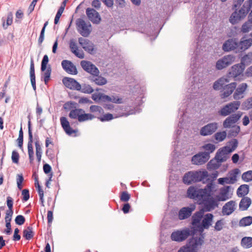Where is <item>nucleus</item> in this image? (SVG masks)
<instances>
[{
	"mask_svg": "<svg viewBox=\"0 0 252 252\" xmlns=\"http://www.w3.org/2000/svg\"><path fill=\"white\" fill-rule=\"evenodd\" d=\"M214 188V184L212 182L209 183L203 189L191 186L187 190L188 197L192 199L201 200L205 195H209L212 193Z\"/></svg>",
	"mask_w": 252,
	"mask_h": 252,
	"instance_id": "nucleus-1",
	"label": "nucleus"
},
{
	"mask_svg": "<svg viewBox=\"0 0 252 252\" xmlns=\"http://www.w3.org/2000/svg\"><path fill=\"white\" fill-rule=\"evenodd\" d=\"M208 177V173L206 170L189 171L184 175L183 181L185 184L188 185L198 182L205 183L209 180Z\"/></svg>",
	"mask_w": 252,
	"mask_h": 252,
	"instance_id": "nucleus-2",
	"label": "nucleus"
},
{
	"mask_svg": "<svg viewBox=\"0 0 252 252\" xmlns=\"http://www.w3.org/2000/svg\"><path fill=\"white\" fill-rule=\"evenodd\" d=\"M252 6V0H249L246 1L241 9L237 11L236 8L233 5V9L235 11L231 15L229 21L233 25L237 24L242 19L246 17Z\"/></svg>",
	"mask_w": 252,
	"mask_h": 252,
	"instance_id": "nucleus-3",
	"label": "nucleus"
},
{
	"mask_svg": "<svg viewBox=\"0 0 252 252\" xmlns=\"http://www.w3.org/2000/svg\"><path fill=\"white\" fill-rule=\"evenodd\" d=\"M228 150L224 149V147L220 148L217 151L215 157V160L212 159L208 164V166H211L213 169H217L220 166V163L224 162L229 158L230 152Z\"/></svg>",
	"mask_w": 252,
	"mask_h": 252,
	"instance_id": "nucleus-4",
	"label": "nucleus"
},
{
	"mask_svg": "<svg viewBox=\"0 0 252 252\" xmlns=\"http://www.w3.org/2000/svg\"><path fill=\"white\" fill-rule=\"evenodd\" d=\"M241 102L240 101H234L230 102L220 107L218 114L221 117H226L233 114L240 107Z\"/></svg>",
	"mask_w": 252,
	"mask_h": 252,
	"instance_id": "nucleus-5",
	"label": "nucleus"
},
{
	"mask_svg": "<svg viewBox=\"0 0 252 252\" xmlns=\"http://www.w3.org/2000/svg\"><path fill=\"white\" fill-rule=\"evenodd\" d=\"M246 68L244 60L242 59L241 63L232 66L228 71V77H232L237 80V77H243L244 71Z\"/></svg>",
	"mask_w": 252,
	"mask_h": 252,
	"instance_id": "nucleus-6",
	"label": "nucleus"
},
{
	"mask_svg": "<svg viewBox=\"0 0 252 252\" xmlns=\"http://www.w3.org/2000/svg\"><path fill=\"white\" fill-rule=\"evenodd\" d=\"M49 62V58L47 55H44L41 63V71L44 72L42 75V78H43L44 82L47 84L50 80V77L52 72V68L50 64H48Z\"/></svg>",
	"mask_w": 252,
	"mask_h": 252,
	"instance_id": "nucleus-7",
	"label": "nucleus"
},
{
	"mask_svg": "<svg viewBox=\"0 0 252 252\" xmlns=\"http://www.w3.org/2000/svg\"><path fill=\"white\" fill-rule=\"evenodd\" d=\"M203 200V207L202 209L205 212H210L218 207L219 203L215 197L211 196V193L205 195Z\"/></svg>",
	"mask_w": 252,
	"mask_h": 252,
	"instance_id": "nucleus-8",
	"label": "nucleus"
},
{
	"mask_svg": "<svg viewBox=\"0 0 252 252\" xmlns=\"http://www.w3.org/2000/svg\"><path fill=\"white\" fill-rule=\"evenodd\" d=\"M194 234V232L189 228H185L181 230L174 231L171 235V239L176 242H182L186 240L190 235Z\"/></svg>",
	"mask_w": 252,
	"mask_h": 252,
	"instance_id": "nucleus-9",
	"label": "nucleus"
},
{
	"mask_svg": "<svg viewBox=\"0 0 252 252\" xmlns=\"http://www.w3.org/2000/svg\"><path fill=\"white\" fill-rule=\"evenodd\" d=\"M204 242L203 237H192L189 239V242L186 244L189 252H198Z\"/></svg>",
	"mask_w": 252,
	"mask_h": 252,
	"instance_id": "nucleus-10",
	"label": "nucleus"
},
{
	"mask_svg": "<svg viewBox=\"0 0 252 252\" xmlns=\"http://www.w3.org/2000/svg\"><path fill=\"white\" fill-rule=\"evenodd\" d=\"M76 24L77 31L83 37H88L91 32V24L87 25L85 21L82 19H78L76 20Z\"/></svg>",
	"mask_w": 252,
	"mask_h": 252,
	"instance_id": "nucleus-11",
	"label": "nucleus"
},
{
	"mask_svg": "<svg viewBox=\"0 0 252 252\" xmlns=\"http://www.w3.org/2000/svg\"><path fill=\"white\" fill-rule=\"evenodd\" d=\"M235 60V57L233 55H228L219 59L216 63V68L218 70H221L231 65Z\"/></svg>",
	"mask_w": 252,
	"mask_h": 252,
	"instance_id": "nucleus-12",
	"label": "nucleus"
},
{
	"mask_svg": "<svg viewBox=\"0 0 252 252\" xmlns=\"http://www.w3.org/2000/svg\"><path fill=\"white\" fill-rule=\"evenodd\" d=\"M243 113L238 111L237 113H235L229 116L223 122L222 126L224 128H230L233 126L241 118Z\"/></svg>",
	"mask_w": 252,
	"mask_h": 252,
	"instance_id": "nucleus-13",
	"label": "nucleus"
},
{
	"mask_svg": "<svg viewBox=\"0 0 252 252\" xmlns=\"http://www.w3.org/2000/svg\"><path fill=\"white\" fill-rule=\"evenodd\" d=\"M222 49L224 52L235 51L236 53H239L237 52L239 50L238 39L235 38H232L226 40L223 43Z\"/></svg>",
	"mask_w": 252,
	"mask_h": 252,
	"instance_id": "nucleus-14",
	"label": "nucleus"
},
{
	"mask_svg": "<svg viewBox=\"0 0 252 252\" xmlns=\"http://www.w3.org/2000/svg\"><path fill=\"white\" fill-rule=\"evenodd\" d=\"M218 127V123H210L201 128L200 134L204 136L211 135L217 131Z\"/></svg>",
	"mask_w": 252,
	"mask_h": 252,
	"instance_id": "nucleus-15",
	"label": "nucleus"
},
{
	"mask_svg": "<svg viewBox=\"0 0 252 252\" xmlns=\"http://www.w3.org/2000/svg\"><path fill=\"white\" fill-rule=\"evenodd\" d=\"M86 13L88 18L93 24H98L101 21V18L99 13L93 8H87Z\"/></svg>",
	"mask_w": 252,
	"mask_h": 252,
	"instance_id": "nucleus-16",
	"label": "nucleus"
},
{
	"mask_svg": "<svg viewBox=\"0 0 252 252\" xmlns=\"http://www.w3.org/2000/svg\"><path fill=\"white\" fill-rule=\"evenodd\" d=\"M80 64L83 69L87 72L93 74H99V71L97 67L92 62L88 61H82Z\"/></svg>",
	"mask_w": 252,
	"mask_h": 252,
	"instance_id": "nucleus-17",
	"label": "nucleus"
},
{
	"mask_svg": "<svg viewBox=\"0 0 252 252\" xmlns=\"http://www.w3.org/2000/svg\"><path fill=\"white\" fill-rule=\"evenodd\" d=\"M195 209V205L191 204L189 206L182 208L179 211L178 218L180 220H185L190 217Z\"/></svg>",
	"mask_w": 252,
	"mask_h": 252,
	"instance_id": "nucleus-18",
	"label": "nucleus"
},
{
	"mask_svg": "<svg viewBox=\"0 0 252 252\" xmlns=\"http://www.w3.org/2000/svg\"><path fill=\"white\" fill-rule=\"evenodd\" d=\"M62 81L63 85L70 90L78 91L81 89V84L73 78L65 77Z\"/></svg>",
	"mask_w": 252,
	"mask_h": 252,
	"instance_id": "nucleus-19",
	"label": "nucleus"
},
{
	"mask_svg": "<svg viewBox=\"0 0 252 252\" xmlns=\"http://www.w3.org/2000/svg\"><path fill=\"white\" fill-rule=\"evenodd\" d=\"M210 158V156L207 153H199L192 157V164L195 165H202L206 162Z\"/></svg>",
	"mask_w": 252,
	"mask_h": 252,
	"instance_id": "nucleus-20",
	"label": "nucleus"
},
{
	"mask_svg": "<svg viewBox=\"0 0 252 252\" xmlns=\"http://www.w3.org/2000/svg\"><path fill=\"white\" fill-rule=\"evenodd\" d=\"M61 64L63 68L68 73L73 75L78 73L76 66L71 61L64 60L62 62Z\"/></svg>",
	"mask_w": 252,
	"mask_h": 252,
	"instance_id": "nucleus-21",
	"label": "nucleus"
},
{
	"mask_svg": "<svg viewBox=\"0 0 252 252\" xmlns=\"http://www.w3.org/2000/svg\"><path fill=\"white\" fill-rule=\"evenodd\" d=\"M78 42L79 44L86 51H87L91 54L94 53V44L90 40L83 37H79L78 38Z\"/></svg>",
	"mask_w": 252,
	"mask_h": 252,
	"instance_id": "nucleus-22",
	"label": "nucleus"
},
{
	"mask_svg": "<svg viewBox=\"0 0 252 252\" xmlns=\"http://www.w3.org/2000/svg\"><path fill=\"white\" fill-rule=\"evenodd\" d=\"M237 86L236 82L228 84L221 91L220 96L221 98H225L230 96L234 92Z\"/></svg>",
	"mask_w": 252,
	"mask_h": 252,
	"instance_id": "nucleus-23",
	"label": "nucleus"
},
{
	"mask_svg": "<svg viewBox=\"0 0 252 252\" xmlns=\"http://www.w3.org/2000/svg\"><path fill=\"white\" fill-rule=\"evenodd\" d=\"M235 201L231 200L225 203L222 208L221 212L223 215H230L236 209Z\"/></svg>",
	"mask_w": 252,
	"mask_h": 252,
	"instance_id": "nucleus-24",
	"label": "nucleus"
},
{
	"mask_svg": "<svg viewBox=\"0 0 252 252\" xmlns=\"http://www.w3.org/2000/svg\"><path fill=\"white\" fill-rule=\"evenodd\" d=\"M60 122L61 126L65 132L68 135H71L73 133H76L77 130L73 129L70 126L69 122L67 118L65 117H62L60 118Z\"/></svg>",
	"mask_w": 252,
	"mask_h": 252,
	"instance_id": "nucleus-25",
	"label": "nucleus"
},
{
	"mask_svg": "<svg viewBox=\"0 0 252 252\" xmlns=\"http://www.w3.org/2000/svg\"><path fill=\"white\" fill-rule=\"evenodd\" d=\"M248 85L246 83L240 84L237 88L236 87L235 91L233 94V98L235 100H239L244 97L243 94L247 89Z\"/></svg>",
	"mask_w": 252,
	"mask_h": 252,
	"instance_id": "nucleus-26",
	"label": "nucleus"
},
{
	"mask_svg": "<svg viewBox=\"0 0 252 252\" xmlns=\"http://www.w3.org/2000/svg\"><path fill=\"white\" fill-rule=\"evenodd\" d=\"M214 218L213 214L211 213L204 215L202 221L200 223L203 227L206 228V229H208L213 224Z\"/></svg>",
	"mask_w": 252,
	"mask_h": 252,
	"instance_id": "nucleus-27",
	"label": "nucleus"
},
{
	"mask_svg": "<svg viewBox=\"0 0 252 252\" xmlns=\"http://www.w3.org/2000/svg\"><path fill=\"white\" fill-rule=\"evenodd\" d=\"M88 79L91 82L98 86L105 85L107 82V79L101 75H99V74H93V76H89Z\"/></svg>",
	"mask_w": 252,
	"mask_h": 252,
	"instance_id": "nucleus-28",
	"label": "nucleus"
},
{
	"mask_svg": "<svg viewBox=\"0 0 252 252\" xmlns=\"http://www.w3.org/2000/svg\"><path fill=\"white\" fill-rule=\"evenodd\" d=\"M205 212L201 208L192 216L191 223L193 226H196L197 224L200 223V221L204 216Z\"/></svg>",
	"mask_w": 252,
	"mask_h": 252,
	"instance_id": "nucleus-29",
	"label": "nucleus"
},
{
	"mask_svg": "<svg viewBox=\"0 0 252 252\" xmlns=\"http://www.w3.org/2000/svg\"><path fill=\"white\" fill-rule=\"evenodd\" d=\"M239 50L237 52H242L248 49L252 45V38L244 39V37L238 42Z\"/></svg>",
	"mask_w": 252,
	"mask_h": 252,
	"instance_id": "nucleus-30",
	"label": "nucleus"
},
{
	"mask_svg": "<svg viewBox=\"0 0 252 252\" xmlns=\"http://www.w3.org/2000/svg\"><path fill=\"white\" fill-rule=\"evenodd\" d=\"M229 80L226 77H221L216 81L213 84V88L215 90L223 89L229 83Z\"/></svg>",
	"mask_w": 252,
	"mask_h": 252,
	"instance_id": "nucleus-31",
	"label": "nucleus"
},
{
	"mask_svg": "<svg viewBox=\"0 0 252 252\" xmlns=\"http://www.w3.org/2000/svg\"><path fill=\"white\" fill-rule=\"evenodd\" d=\"M30 76L32 87L33 90L35 91L36 88L34 70V64L33 60L32 58L31 60L30 63Z\"/></svg>",
	"mask_w": 252,
	"mask_h": 252,
	"instance_id": "nucleus-32",
	"label": "nucleus"
},
{
	"mask_svg": "<svg viewBox=\"0 0 252 252\" xmlns=\"http://www.w3.org/2000/svg\"><path fill=\"white\" fill-rule=\"evenodd\" d=\"M242 198L239 204V210L241 211L247 210L252 204V200L247 196Z\"/></svg>",
	"mask_w": 252,
	"mask_h": 252,
	"instance_id": "nucleus-33",
	"label": "nucleus"
},
{
	"mask_svg": "<svg viewBox=\"0 0 252 252\" xmlns=\"http://www.w3.org/2000/svg\"><path fill=\"white\" fill-rule=\"evenodd\" d=\"M229 189V186H227L225 188L221 189L220 194L216 196V198L218 202L219 201H224L229 198L228 197Z\"/></svg>",
	"mask_w": 252,
	"mask_h": 252,
	"instance_id": "nucleus-34",
	"label": "nucleus"
},
{
	"mask_svg": "<svg viewBox=\"0 0 252 252\" xmlns=\"http://www.w3.org/2000/svg\"><path fill=\"white\" fill-rule=\"evenodd\" d=\"M111 102L117 104H122L123 103V99L120 98L118 95H104L103 102Z\"/></svg>",
	"mask_w": 252,
	"mask_h": 252,
	"instance_id": "nucleus-35",
	"label": "nucleus"
},
{
	"mask_svg": "<svg viewBox=\"0 0 252 252\" xmlns=\"http://www.w3.org/2000/svg\"><path fill=\"white\" fill-rule=\"evenodd\" d=\"M249 192V186L248 185H241L237 190V195L239 197H246Z\"/></svg>",
	"mask_w": 252,
	"mask_h": 252,
	"instance_id": "nucleus-36",
	"label": "nucleus"
},
{
	"mask_svg": "<svg viewBox=\"0 0 252 252\" xmlns=\"http://www.w3.org/2000/svg\"><path fill=\"white\" fill-rule=\"evenodd\" d=\"M34 235L33 228L32 226H29L23 231V236L25 239L30 240L32 239Z\"/></svg>",
	"mask_w": 252,
	"mask_h": 252,
	"instance_id": "nucleus-37",
	"label": "nucleus"
},
{
	"mask_svg": "<svg viewBox=\"0 0 252 252\" xmlns=\"http://www.w3.org/2000/svg\"><path fill=\"white\" fill-rule=\"evenodd\" d=\"M32 142H33V135L32 132H31V128H29V135L28 138V154L29 156L33 155L34 152L32 147Z\"/></svg>",
	"mask_w": 252,
	"mask_h": 252,
	"instance_id": "nucleus-38",
	"label": "nucleus"
},
{
	"mask_svg": "<svg viewBox=\"0 0 252 252\" xmlns=\"http://www.w3.org/2000/svg\"><path fill=\"white\" fill-rule=\"evenodd\" d=\"M69 47L71 52L75 54V55L80 59L84 58V54H79L78 52V47L75 42L73 40H71L69 44Z\"/></svg>",
	"mask_w": 252,
	"mask_h": 252,
	"instance_id": "nucleus-39",
	"label": "nucleus"
},
{
	"mask_svg": "<svg viewBox=\"0 0 252 252\" xmlns=\"http://www.w3.org/2000/svg\"><path fill=\"white\" fill-rule=\"evenodd\" d=\"M84 110L81 108H74L71 110L69 113L68 116L71 119L79 120V115L81 113H84Z\"/></svg>",
	"mask_w": 252,
	"mask_h": 252,
	"instance_id": "nucleus-40",
	"label": "nucleus"
},
{
	"mask_svg": "<svg viewBox=\"0 0 252 252\" xmlns=\"http://www.w3.org/2000/svg\"><path fill=\"white\" fill-rule=\"evenodd\" d=\"M238 142L236 139H232L229 142L230 146L224 147V149L228 150V152L231 153L234 151L238 147Z\"/></svg>",
	"mask_w": 252,
	"mask_h": 252,
	"instance_id": "nucleus-41",
	"label": "nucleus"
},
{
	"mask_svg": "<svg viewBox=\"0 0 252 252\" xmlns=\"http://www.w3.org/2000/svg\"><path fill=\"white\" fill-rule=\"evenodd\" d=\"M231 129L228 131V138L232 137H236L240 131V127L239 126L234 125L233 126L231 127Z\"/></svg>",
	"mask_w": 252,
	"mask_h": 252,
	"instance_id": "nucleus-42",
	"label": "nucleus"
},
{
	"mask_svg": "<svg viewBox=\"0 0 252 252\" xmlns=\"http://www.w3.org/2000/svg\"><path fill=\"white\" fill-rule=\"evenodd\" d=\"M78 91L87 94H91L94 92V89L89 84L84 83L81 85V89Z\"/></svg>",
	"mask_w": 252,
	"mask_h": 252,
	"instance_id": "nucleus-43",
	"label": "nucleus"
},
{
	"mask_svg": "<svg viewBox=\"0 0 252 252\" xmlns=\"http://www.w3.org/2000/svg\"><path fill=\"white\" fill-rule=\"evenodd\" d=\"M241 246L246 249L252 247V237H245L243 238L241 242Z\"/></svg>",
	"mask_w": 252,
	"mask_h": 252,
	"instance_id": "nucleus-44",
	"label": "nucleus"
},
{
	"mask_svg": "<svg viewBox=\"0 0 252 252\" xmlns=\"http://www.w3.org/2000/svg\"><path fill=\"white\" fill-rule=\"evenodd\" d=\"M2 21H3L2 23V27L4 29H7L8 26H10L12 24L13 21V15L12 12H9L8 13L7 18H6V23L5 24V19L3 17L2 18Z\"/></svg>",
	"mask_w": 252,
	"mask_h": 252,
	"instance_id": "nucleus-45",
	"label": "nucleus"
},
{
	"mask_svg": "<svg viewBox=\"0 0 252 252\" xmlns=\"http://www.w3.org/2000/svg\"><path fill=\"white\" fill-rule=\"evenodd\" d=\"M95 118L94 115L89 113H85V112L84 113H81L78 121L79 122H83L88 120H92L94 118Z\"/></svg>",
	"mask_w": 252,
	"mask_h": 252,
	"instance_id": "nucleus-46",
	"label": "nucleus"
},
{
	"mask_svg": "<svg viewBox=\"0 0 252 252\" xmlns=\"http://www.w3.org/2000/svg\"><path fill=\"white\" fill-rule=\"evenodd\" d=\"M226 136L227 133L226 131L216 132L214 135V138L218 142L223 141L226 138Z\"/></svg>",
	"mask_w": 252,
	"mask_h": 252,
	"instance_id": "nucleus-47",
	"label": "nucleus"
},
{
	"mask_svg": "<svg viewBox=\"0 0 252 252\" xmlns=\"http://www.w3.org/2000/svg\"><path fill=\"white\" fill-rule=\"evenodd\" d=\"M252 223V217L248 216L241 219L239 221L240 226H249Z\"/></svg>",
	"mask_w": 252,
	"mask_h": 252,
	"instance_id": "nucleus-48",
	"label": "nucleus"
},
{
	"mask_svg": "<svg viewBox=\"0 0 252 252\" xmlns=\"http://www.w3.org/2000/svg\"><path fill=\"white\" fill-rule=\"evenodd\" d=\"M252 29V23L250 21H246L242 26L241 32L243 33H248Z\"/></svg>",
	"mask_w": 252,
	"mask_h": 252,
	"instance_id": "nucleus-49",
	"label": "nucleus"
},
{
	"mask_svg": "<svg viewBox=\"0 0 252 252\" xmlns=\"http://www.w3.org/2000/svg\"><path fill=\"white\" fill-rule=\"evenodd\" d=\"M202 148L205 151L203 153H208L209 156H210V154L212 153L216 149L215 145L211 143L205 144L202 146Z\"/></svg>",
	"mask_w": 252,
	"mask_h": 252,
	"instance_id": "nucleus-50",
	"label": "nucleus"
},
{
	"mask_svg": "<svg viewBox=\"0 0 252 252\" xmlns=\"http://www.w3.org/2000/svg\"><path fill=\"white\" fill-rule=\"evenodd\" d=\"M78 104L76 102L74 101H67L65 102L63 105V108L66 111L70 110L71 109H74L77 108Z\"/></svg>",
	"mask_w": 252,
	"mask_h": 252,
	"instance_id": "nucleus-51",
	"label": "nucleus"
},
{
	"mask_svg": "<svg viewBox=\"0 0 252 252\" xmlns=\"http://www.w3.org/2000/svg\"><path fill=\"white\" fill-rule=\"evenodd\" d=\"M224 224L225 221L223 219L217 220L214 226L215 230L217 231H221L223 229Z\"/></svg>",
	"mask_w": 252,
	"mask_h": 252,
	"instance_id": "nucleus-52",
	"label": "nucleus"
},
{
	"mask_svg": "<svg viewBox=\"0 0 252 252\" xmlns=\"http://www.w3.org/2000/svg\"><path fill=\"white\" fill-rule=\"evenodd\" d=\"M242 179L245 182H249L252 181V170H249L243 173Z\"/></svg>",
	"mask_w": 252,
	"mask_h": 252,
	"instance_id": "nucleus-53",
	"label": "nucleus"
},
{
	"mask_svg": "<svg viewBox=\"0 0 252 252\" xmlns=\"http://www.w3.org/2000/svg\"><path fill=\"white\" fill-rule=\"evenodd\" d=\"M251 108H252V97L248 98L242 104L243 110H249Z\"/></svg>",
	"mask_w": 252,
	"mask_h": 252,
	"instance_id": "nucleus-54",
	"label": "nucleus"
},
{
	"mask_svg": "<svg viewBox=\"0 0 252 252\" xmlns=\"http://www.w3.org/2000/svg\"><path fill=\"white\" fill-rule=\"evenodd\" d=\"M24 177L22 174H18L16 176V182L17 187L19 190H21L23 188L22 183L24 181Z\"/></svg>",
	"mask_w": 252,
	"mask_h": 252,
	"instance_id": "nucleus-55",
	"label": "nucleus"
},
{
	"mask_svg": "<svg viewBox=\"0 0 252 252\" xmlns=\"http://www.w3.org/2000/svg\"><path fill=\"white\" fill-rule=\"evenodd\" d=\"M104 94L95 93L92 95V98L95 101H101L103 102Z\"/></svg>",
	"mask_w": 252,
	"mask_h": 252,
	"instance_id": "nucleus-56",
	"label": "nucleus"
},
{
	"mask_svg": "<svg viewBox=\"0 0 252 252\" xmlns=\"http://www.w3.org/2000/svg\"><path fill=\"white\" fill-rule=\"evenodd\" d=\"M114 117L113 114L110 113H107L106 114L103 115L102 116L98 117V119L101 121V122H106V121H109L112 119H113Z\"/></svg>",
	"mask_w": 252,
	"mask_h": 252,
	"instance_id": "nucleus-57",
	"label": "nucleus"
},
{
	"mask_svg": "<svg viewBox=\"0 0 252 252\" xmlns=\"http://www.w3.org/2000/svg\"><path fill=\"white\" fill-rule=\"evenodd\" d=\"M232 179L230 177L220 178L218 179V183L220 185H224L225 183L228 184H234V183Z\"/></svg>",
	"mask_w": 252,
	"mask_h": 252,
	"instance_id": "nucleus-58",
	"label": "nucleus"
},
{
	"mask_svg": "<svg viewBox=\"0 0 252 252\" xmlns=\"http://www.w3.org/2000/svg\"><path fill=\"white\" fill-rule=\"evenodd\" d=\"M19 154L16 150H13L12 152L11 159L14 163L18 164L19 160Z\"/></svg>",
	"mask_w": 252,
	"mask_h": 252,
	"instance_id": "nucleus-59",
	"label": "nucleus"
},
{
	"mask_svg": "<svg viewBox=\"0 0 252 252\" xmlns=\"http://www.w3.org/2000/svg\"><path fill=\"white\" fill-rule=\"evenodd\" d=\"M25 220H26L25 217L21 215L17 216L15 219V223L19 225H22L23 224L25 223Z\"/></svg>",
	"mask_w": 252,
	"mask_h": 252,
	"instance_id": "nucleus-60",
	"label": "nucleus"
},
{
	"mask_svg": "<svg viewBox=\"0 0 252 252\" xmlns=\"http://www.w3.org/2000/svg\"><path fill=\"white\" fill-rule=\"evenodd\" d=\"M130 198V195L126 191L121 192L120 200L123 202H127Z\"/></svg>",
	"mask_w": 252,
	"mask_h": 252,
	"instance_id": "nucleus-61",
	"label": "nucleus"
},
{
	"mask_svg": "<svg viewBox=\"0 0 252 252\" xmlns=\"http://www.w3.org/2000/svg\"><path fill=\"white\" fill-rule=\"evenodd\" d=\"M63 7H60L59 9H58L57 13L56 15V16L55 17L54 19V23L55 24H57L59 21V19L63 12Z\"/></svg>",
	"mask_w": 252,
	"mask_h": 252,
	"instance_id": "nucleus-62",
	"label": "nucleus"
},
{
	"mask_svg": "<svg viewBox=\"0 0 252 252\" xmlns=\"http://www.w3.org/2000/svg\"><path fill=\"white\" fill-rule=\"evenodd\" d=\"M90 110L91 112H98L101 113L103 112L101 107L98 105H91L90 107Z\"/></svg>",
	"mask_w": 252,
	"mask_h": 252,
	"instance_id": "nucleus-63",
	"label": "nucleus"
},
{
	"mask_svg": "<svg viewBox=\"0 0 252 252\" xmlns=\"http://www.w3.org/2000/svg\"><path fill=\"white\" fill-rule=\"evenodd\" d=\"M22 195L23 196V201H27L30 198V192L28 189H24L22 191Z\"/></svg>",
	"mask_w": 252,
	"mask_h": 252,
	"instance_id": "nucleus-64",
	"label": "nucleus"
}]
</instances>
